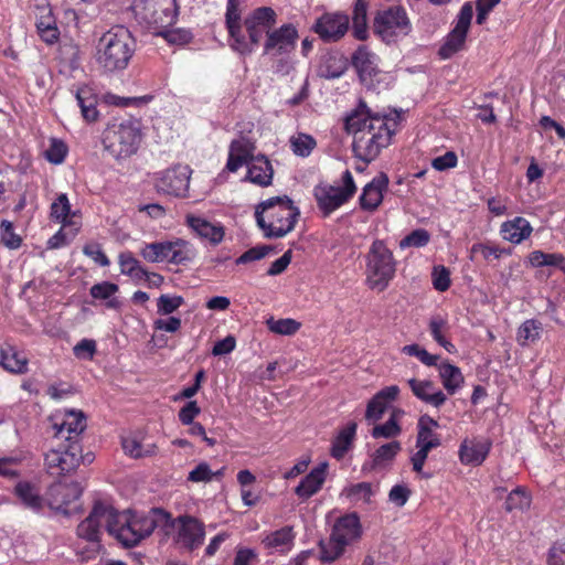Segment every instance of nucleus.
I'll return each instance as SVG.
<instances>
[{
	"label": "nucleus",
	"instance_id": "15",
	"mask_svg": "<svg viewBox=\"0 0 565 565\" xmlns=\"http://www.w3.org/2000/svg\"><path fill=\"white\" fill-rule=\"evenodd\" d=\"M54 438L58 441H78V436L86 428V417L82 411H57L51 416Z\"/></svg>",
	"mask_w": 565,
	"mask_h": 565
},
{
	"label": "nucleus",
	"instance_id": "10",
	"mask_svg": "<svg viewBox=\"0 0 565 565\" xmlns=\"http://www.w3.org/2000/svg\"><path fill=\"white\" fill-rule=\"evenodd\" d=\"M342 186L320 184L315 188V198L319 210L324 216L330 215L344 203H347L355 193L356 186L349 170L342 175Z\"/></svg>",
	"mask_w": 565,
	"mask_h": 565
},
{
	"label": "nucleus",
	"instance_id": "2",
	"mask_svg": "<svg viewBox=\"0 0 565 565\" xmlns=\"http://www.w3.org/2000/svg\"><path fill=\"white\" fill-rule=\"evenodd\" d=\"M238 6L239 0H227L225 18L230 46L241 55H249L275 28L277 13L270 7H259L242 21Z\"/></svg>",
	"mask_w": 565,
	"mask_h": 565
},
{
	"label": "nucleus",
	"instance_id": "54",
	"mask_svg": "<svg viewBox=\"0 0 565 565\" xmlns=\"http://www.w3.org/2000/svg\"><path fill=\"white\" fill-rule=\"evenodd\" d=\"M321 547V561L323 562H333L335 561L338 557H340L344 550H345V545L337 540V537L331 534V537L328 542L326 543H321L320 545Z\"/></svg>",
	"mask_w": 565,
	"mask_h": 565
},
{
	"label": "nucleus",
	"instance_id": "63",
	"mask_svg": "<svg viewBox=\"0 0 565 565\" xmlns=\"http://www.w3.org/2000/svg\"><path fill=\"white\" fill-rule=\"evenodd\" d=\"M347 495L355 501L369 502L370 498L373 494L372 486L367 482H361L354 486H351L347 490Z\"/></svg>",
	"mask_w": 565,
	"mask_h": 565
},
{
	"label": "nucleus",
	"instance_id": "47",
	"mask_svg": "<svg viewBox=\"0 0 565 565\" xmlns=\"http://www.w3.org/2000/svg\"><path fill=\"white\" fill-rule=\"evenodd\" d=\"M430 334L434 340L441 345L447 352H455V345L448 341L444 332L447 330V321L440 316H435L430 319L429 322Z\"/></svg>",
	"mask_w": 565,
	"mask_h": 565
},
{
	"label": "nucleus",
	"instance_id": "39",
	"mask_svg": "<svg viewBox=\"0 0 565 565\" xmlns=\"http://www.w3.org/2000/svg\"><path fill=\"white\" fill-rule=\"evenodd\" d=\"M404 411L401 408H394L391 413L390 418L380 425H375L371 431L373 438H395L397 437L402 428L398 420L404 415Z\"/></svg>",
	"mask_w": 565,
	"mask_h": 565
},
{
	"label": "nucleus",
	"instance_id": "60",
	"mask_svg": "<svg viewBox=\"0 0 565 565\" xmlns=\"http://www.w3.org/2000/svg\"><path fill=\"white\" fill-rule=\"evenodd\" d=\"M213 479L214 473L210 468V465L205 461H202L189 472L186 480L193 483H207Z\"/></svg>",
	"mask_w": 565,
	"mask_h": 565
},
{
	"label": "nucleus",
	"instance_id": "36",
	"mask_svg": "<svg viewBox=\"0 0 565 565\" xmlns=\"http://www.w3.org/2000/svg\"><path fill=\"white\" fill-rule=\"evenodd\" d=\"M438 373L447 394L454 395L463 386L465 377L458 366L444 362L438 366Z\"/></svg>",
	"mask_w": 565,
	"mask_h": 565
},
{
	"label": "nucleus",
	"instance_id": "29",
	"mask_svg": "<svg viewBox=\"0 0 565 565\" xmlns=\"http://www.w3.org/2000/svg\"><path fill=\"white\" fill-rule=\"evenodd\" d=\"M328 473V463L321 462L313 468L296 487L295 493L302 500H307L322 488Z\"/></svg>",
	"mask_w": 565,
	"mask_h": 565
},
{
	"label": "nucleus",
	"instance_id": "9",
	"mask_svg": "<svg viewBox=\"0 0 565 565\" xmlns=\"http://www.w3.org/2000/svg\"><path fill=\"white\" fill-rule=\"evenodd\" d=\"M92 455L82 456L78 441L58 444L45 455V466L53 476H62L74 471L81 461L92 462Z\"/></svg>",
	"mask_w": 565,
	"mask_h": 565
},
{
	"label": "nucleus",
	"instance_id": "52",
	"mask_svg": "<svg viewBox=\"0 0 565 565\" xmlns=\"http://www.w3.org/2000/svg\"><path fill=\"white\" fill-rule=\"evenodd\" d=\"M430 241V234L424 228H417L401 239L398 246L401 249L411 247L420 248L426 246Z\"/></svg>",
	"mask_w": 565,
	"mask_h": 565
},
{
	"label": "nucleus",
	"instance_id": "49",
	"mask_svg": "<svg viewBox=\"0 0 565 565\" xmlns=\"http://www.w3.org/2000/svg\"><path fill=\"white\" fill-rule=\"evenodd\" d=\"M367 25V3L364 0H356L353 10V30L358 39L363 40L366 36Z\"/></svg>",
	"mask_w": 565,
	"mask_h": 565
},
{
	"label": "nucleus",
	"instance_id": "3",
	"mask_svg": "<svg viewBox=\"0 0 565 565\" xmlns=\"http://www.w3.org/2000/svg\"><path fill=\"white\" fill-rule=\"evenodd\" d=\"M167 522L169 513L161 509H152L148 513L117 512L109 507L108 533L122 545L135 546Z\"/></svg>",
	"mask_w": 565,
	"mask_h": 565
},
{
	"label": "nucleus",
	"instance_id": "14",
	"mask_svg": "<svg viewBox=\"0 0 565 565\" xmlns=\"http://www.w3.org/2000/svg\"><path fill=\"white\" fill-rule=\"evenodd\" d=\"M192 170L186 164H175L156 173L154 188L159 193L183 198L189 191Z\"/></svg>",
	"mask_w": 565,
	"mask_h": 565
},
{
	"label": "nucleus",
	"instance_id": "34",
	"mask_svg": "<svg viewBox=\"0 0 565 565\" xmlns=\"http://www.w3.org/2000/svg\"><path fill=\"white\" fill-rule=\"evenodd\" d=\"M81 493L82 490L77 483L54 484L50 489V505L56 510L64 509L77 500Z\"/></svg>",
	"mask_w": 565,
	"mask_h": 565
},
{
	"label": "nucleus",
	"instance_id": "27",
	"mask_svg": "<svg viewBox=\"0 0 565 565\" xmlns=\"http://www.w3.org/2000/svg\"><path fill=\"white\" fill-rule=\"evenodd\" d=\"M399 388L396 385L387 386L381 390L369 402L365 418L369 422H377L382 418L388 405L397 398Z\"/></svg>",
	"mask_w": 565,
	"mask_h": 565
},
{
	"label": "nucleus",
	"instance_id": "8",
	"mask_svg": "<svg viewBox=\"0 0 565 565\" xmlns=\"http://www.w3.org/2000/svg\"><path fill=\"white\" fill-rule=\"evenodd\" d=\"M130 8L136 21L154 34L172 25L178 15L175 0H134Z\"/></svg>",
	"mask_w": 565,
	"mask_h": 565
},
{
	"label": "nucleus",
	"instance_id": "18",
	"mask_svg": "<svg viewBox=\"0 0 565 565\" xmlns=\"http://www.w3.org/2000/svg\"><path fill=\"white\" fill-rule=\"evenodd\" d=\"M109 507L102 503L94 505L89 515L77 526L79 537L92 544V552L99 550V535L102 526L108 530Z\"/></svg>",
	"mask_w": 565,
	"mask_h": 565
},
{
	"label": "nucleus",
	"instance_id": "7",
	"mask_svg": "<svg viewBox=\"0 0 565 565\" xmlns=\"http://www.w3.org/2000/svg\"><path fill=\"white\" fill-rule=\"evenodd\" d=\"M365 260L366 285L379 292L385 290L396 271L393 253L383 241L376 239L370 246Z\"/></svg>",
	"mask_w": 565,
	"mask_h": 565
},
{
	"label": "nucleus",
	"instance_id": "48",
	"mask_svg": "<svg viewBox=\"0 0 565 565\" xmlns=\"http://www.w3.org/2000/svg\"><path fill=\"white\" fill-rule=\"evenodd\" d=\"M118 291V286L114 282L103 281L92 286L89 292L95 299L108 300L107 307L117 308L119 301L111 298Z\"/></svg>",
	"mask_w": 565,
	"mask_h": 565
},
{
	"label": "nucleus",
	"instance_id": "56",
	"mask_svg": "<svg viewBox=\"0 0 565 565\" xmlns=\"http://www.w3.org/2000/svg\"><path fill=\"white\" fill-rule=\"evenodd\" d=\"M531 504V497L522 488H516L511 491L505 501V508L508 511L512 510H524Z\"/></svg>",
	"mask_w": 565,
	"mask_h": 565
},
{
	"label": "nucleus",
	"instance_id": "1",
	"mask_svg": "<svg viewBox=\"0 0 565 565\" xmlns=\"http://www.w3.org/2000/svg\"><path fill=\"white\" fill-rule=\"evenodd\" d=\"M396 126L395 118L375 114L361 103L345 120L355 157L364 163L373 161L391 143Z\"/></svg>",
	"mask_w": 565,
	"mask_h": 565
},
{
	"label": "nucleus",
	"instance_id": "11",
	"mask_svg": "<svg viewBox=\"0 0 565 565\" xmlns=\"http://www.w3.org/2000/svg\"><path fill=\"white\" fill-rule=\"evenodd\" d=\"M161 527L172 531L174 542L189 551L199 548L204 542V523L192 515L185 514L175 519H171L169 515V522Z\"/></svg>",
	"mask_w": 565,
	"mask_h": 565
},
{
	"label": "nucleus",
	"instance_id": "22",
	"mask_svg": "<svg viewBox=\"0 0 565 565\" xmlns=\"http://www.w3.org/2000/svg\"><path fill=\"white\" fill-rule=\"evenodd\" d=\"M388 178L384 173L374 177L362 190L360 206L367 212H374L381 205L384 193L387 191Z\"/></svg>",
	"mask_w": 565,
	"mask_h": 565
},
{
	"label": "nucleus",
	"instance_id": "42",
	"mask_svg": "<svg viewBox=\"0 0 565 565\" xmlns=\"http://www.w3.org/2000/svg\"><path fill=\"white\" fill-rule=\"evenodd\" d=\"M347 70V62L339 56H328L318 68V75L326 79L341 77Z\"/></svg>",
	"mask_w": 565,
	"mask_h": 565
},
{
	"label": "nucleus",
	"instance_id": "38",
	"mask_svg": "<svg viewBox=\"0 0 565 565\" xmlns=\"http://www.w3.org/2000/svg\"><path fill=\"white\" fill-rule=\"evenodd\" d=\"M1 365L9 372L23 374L28 371L26 356L12 347L2 348L0 351Z\"/></svg>",
	"mask_w": 565,
	"mask_h": 565
},
{
	"label": "nucleus",
	"instance_id": "55",
	"mask_svg": "<svg viewBox=\"0 0 565 565\" xmlns=\"http://www.w3.org/2000/svg\"><path fill=\"white\" fill-rule=\"evenodd\" d=\"M184 302L183 297L177 295H161L157 299V312L168 316L178 310Z\"/></svg>",
	"mask_w": 565,
	"mask_h": 565
},
{
	"label": "nucleus",
	"instance_id": "32",
	"mask_svg": "<svg viewBox=\"0 0 565 565\" xmlns=\"http://www.w3.org/2000/svg\"><path fill=\"white\" fill-rule=\"evenodd\" d=\"M533 232L530 222L521 216L505 221L500 226V234L504 241L512 244H521L529 238Z\"/></svg>",
	"mask_w": 565,
	"mask_h": 565
},
{
	"label": "nucleus",
	"instance_id": "35",
	"mask_svg": "<svg viewBox=\"0 0 565 565\" xmlns=\"http://www.w3.org/2000/svg\"><path fill=\"white\" fill-rule=\"evenodd\" d=\"M39 17L36 21L38 33L41 39L47 43L53 44L58 40L60 31L56 26L52 10L50 7L39 8Z\"/></svg>",
	"mask_w": 565,
	"mask_h": 565
},
{
	"label": "nucleus",
	"instance_id": "59",
	"mask_svg": "<svg viewBox=\"0 0 565 565\" xmlns=\"http://www.w3.org/2000/svg\"><path fill=\"white\" fill-rule=\"evenodd\" d=\"M158 35H162L169 43L172 44H186L191 41L192 34L185 29H160L157 31Z\"/></svg>",
	"mask_w": 565,
	"mask_h": 565
},
{
	"label": "nucleus",
	"instance_id": "17",
	"mask_svg": "<svg viewBox=\"0 0 565 565\" xmlns=\"http://www.w3.org/2000/svg\"><path fill=\"white\" fill-rule=\"evenodd\" d=\"M473 17V8L470 2L465 3L457 17V22L451 32L447 35L445 43L439 50L443 58H449L460 51L465 44L469 26Z\"/></svg>",
	"mask_w": 565,
	"mask_h": 565
},
{
	"label": "nucleus",
	"instance_id": "51",
	"mask_svg": "<svg viewBox=\"0 0 565 565\" xmlns=\"http://www.w3.org/2000/svg\"><path fill=\"white\" fill-rule=\"evenodd\" d=\"M529 262L533 267H563V264L565 263V257L558 253L547 254L542 250H534L529 255Z\"/></svg>",
	"mask_w": 565,
	"mask_h": 565
},
{
	"label": "nucleus",
	"instance_id": "16",
	"mask_svg": "<svg viewBox=\"0 0 565 565\" xmlns=\"http://www.w3.org/2000/svg\"><path fill=\"white\" fill-rule=\"evenodd\" d=\"M298 31L295 25L287 23L268 33L264 40L263 54L271 57L288 56L296 47Z\"/></svg>",
	"mask_w": 565,
	"mask_h": 565
},
{
	"label": "nucleus",
	"instance_id": "33",
	"mask_svg": "<svg viewBox=\"0 0 565 565\" xmlns=\"http://www.w3.org/2000/svg\"><path fill=\"white\" fill-rule=\"evenodd\" d=\"M332 534L345 546L361 537L362 529L356 514H348L340 518L333 526Z\"/></svg>",
	"mask_w": 565,
	"mask_h": 565
},
{
	"label": "nucleus",
	"instance_id": "40",
	"mask_svg": "<svg viewBox=\"0 0 565 565\" xmlns=\"http://www.w3.org/2000/svg\"><path fill=\"white\" fill-rule=\"evenodd\" d=\"M169 248L170 241L145 243L139 253L149 263H163L169 260Z\"/></svg>",
	"mask_w": 565,
	"mask_h": 565
},
{
	"label": "nucleus",
	"instance_id": "24",
	"mask_svg": "<svg viewBox=\"0 0 565 565\" xmlns=\"http://www.w3.org/2000/svg\"><path fill=\"white\" fill-rule=\"evenodd\" d=\"M245 181L258 186H268L273 182L274 168L270 160L264 154H257L246 164Z\"/></svg>",
	"mask_w": 565,
	"mask_h": 565
},
{
	"label": "nucleus",
	"instance_id": "5",
	"mask_svg": "<svg viewBox=\"0 0 565 565\" xmlns=\"http://www.w3.org/2000/svg\"><path fill=\"white\" fill-rule=\"evenodd\" d=\"M298 216V207L286 195L269 198L255 210L257 225L268 238L286 236L295 228Z\"/></svg>",
	"mask_w": 565,
	"mask_h": 565
},
{
	"label": "nucleus",
	"instance_id": "44",
	"mask_svg": "<svg viewBox=\"0 0 565 565\" xmlns=\"http://www.w3.org/2000/svg\"><path fill=\"white\" fill-rule=\"evenodd\" d=\"M356 431V424L350 423L344 427L339 435L335 437L332 445V456L335 458H342L348 451Z\"/></svg>",
	"mask_w": 565,
	"mask_h": 565
},
{
	"label": "nucleus",
	"instance_id": "62",
	"mask_svg": "<svg viewBox=\"0 0 565 565\" xmlns=\"http://www.w3.org/2000/svg\"><path fill=\"white\" fill-rule=\"evenodd\" d=\"M402 351L408 355L416 356L422 363L428 366L435 365L438 360L437 355L430 354L418 344L405 345Z\"/></svg>",
	"mask_w": 565,
	"mask_h": 565
},
{
	"label": "nucleus",
	"instance_id": "57",
	"mask_svg": "<svg viewBox=\"0 0 565 565\" xmlns=\"http://www.w3.org/2000/svg\"><path fill=\"white\" fill-rule=\"evenodd\" d=\"M503 253L504 249L497 245L477 243L471 246L470 257L471 259L476 258L477 256H481L486 260H490L491 258L499 259Z\"/></svg>",
	"mask_w": 565,
	"mask_h": 565
},
{
	"label": "nucleus",
	"instance_id": "12",
	"mask_svg": "<svg viewBox=\"0 0 565 565\" xmlns=\"http://www.w3.org/2000/svg\"><path fill=\"white\" fill-rule=\"evenodd\" d=\"M438 427L437 420L428 415L420 416L418 420V433L416 438L417 451L412 456L411 461L413 470L423 478H430V473H425L423 467L431 449L437 448L440 445V439L434 429Z\"/></svg>",
	"mask_w": 565,
	"mask_h": 565
},
{
	"label": "nucleus",
	"instance_id": "6",
	"mask_svg": "<svg viewBox=\"0 0 565 565\" xmlns=\"http://www.w3.org/2000/svg\"><path fill=\"white\" fill-rule=\"evenodd\" d=\"M141 140L140 125L131 119L109 122L102 138L104 150L115 160L127 159L135 154Z\"/></svg>",
	"mask_w": 565,
	"mask_h": 565
},
{
	"label": "nucleus",
	"instance_id": "50",
	"mask_svg": "<svg viewBox=\"0 0 565 565\" xmlns=\"http://www.w3.org/2000/svg\"><path fill=\"white\" fill-rule=\"evenodd\" d=\"M401 449V443L397 440L382 445L373 454V465L375 467L385 466L395 458Z\"/></svg>",
	"mask_w": 565,
	"mask_h": 565
},
{
	"label": "nucleus",
	"instance_id": "23",
	"mask_svg": "<svg viewBox=\"0 0 565 565\" xmlns=\"http://www.w3.org/2000/svg\"><path fill=\"white\" fill-rule=\"evenodd\" d=\"M408 386L416 398L435 408L441 407L447 395L430 380L409 379Z\"/></svg>",
	"mask_w": 565,
	"mask_h": 565
},
{
	"label": "nucleus",
	"instance_id": "58",
	"mask_svg": "<svg viewBox=\"0 0 565 565\" xmlns=\"http://www.w3.org/2000/svg\"><path fill=\"white\" fill-rule=\"evenodd\" d=\"M67 151L68 149L64 141L53 138L50 140V146L45 150L44 156L51 163L60 164L64 161Z\"/></svg>",
	"mask_w": 565,
	"mask_h": 565
},
{
	"label": "nucleus",
	"instance_id": "41",
	"mask_svg": "<svg viewBox=\"0 0 565 565\" xmlns=\"http://www.w3.org/2000/svg\"><path fill=\"white\" fill-rule=\"evenodd\" d=\"M15 494L28 509L40 511L43 507V499L38 489L29 482H19L15 486Z\"/></svg>",
	"mask_w": 565,
	"mask_h": 565
},
{
	"label": "nucleus",
	"instance_id": "25",
	"mask_svg": "<svg viewBox=\"0 0 565 565\" xmlns=\"http://www.w3.org/2000/svg\"><path fill=\"white\" fill-rule=\"evenodd\" d=\"M185 223L198 236L213 245L220 244L224 238L223 226L218 223H212L201 215L188 214Z\"/></svg>",
	"mask_w": 565,
	"mask_h": 565
},
{
	"label": "nucleus",
	"instance_id": "30",
	"mask_svg": "<svg viewBox=\"0 0 565 565\" xmlns=\"http://www.w3.org/2000/svg\"><path fill=\"white\" fill-rule=\"evenodd\" d=\"M121 446L125 454L135 459L152 457L158 450L157 445L147 440L141 434H129L122 437Z\"/></svg>",
	"mask_w": 565,
	"mask_h": 565
},
{
	"label": "nucleus",
	"instance_id": "28",
	"mask_svg": "<svg viewBox=\"0 0 565 565\" xmlns=\"http://www.w3.org/2000/svg\"><path fill=\"white\" fill-rule=\"evenodd\" d=\"M254 150V145L245 138L233 140L228 148L226 169L230 172H236L239 168L246 166L249 159L255 157Z\"/></svg>",
	"mask_w": 565,
	"mask_h": 565
},
{
	"label": "nucleus",
	"instance_id": "37",
	"mask_svg": "<svg viewBox=\"0 0 565 565\" xmlns=\"http://www.w3.org/2000/svg\"><path fill=\"white\" fill-rule=\"evenodd\" d=\"M75 98L86 121H95L98 118L97 97L93 88L87 85L79 86L75 92Z\"/></svg>",
	"mask_w": 565,
	"mask_h": 565
},
{
	"label": "nucleus",
	"instance_id": "26",
	"mask_svg": "<svg viewBox=\"0 0 565 565\" xmlns=\"http://www.w3.org/2000/svg\"><path fill=\"white\" fill-rule=\"evenodd\" d=\"M491 443L487 439H465L459 448V458L463 465L479 466L487 458Z\"/></svg>",
	"mask_w": 565,
	"mask_h": 565
},
{
	"label": "nucleus",
	"instance_id": "31",
	"mask_svg": "<svg viewBox=\"0 0 565 565\" xmlns=\"http://www.w3.org/2000/svg\"><path fill=\"white\" fill-rule=\"evenodd\" d=\"M295 533L291 526L264 534L262 544L269 553H287L294 546Z\"/></svg>",
	"mask_w": 565,
	"mask_h": 565
},
{
	"label": "nucleus",
	"instance_id": "43",
	"mask_svg": "<svg viewBox=\"0 0 565 565\" xmlns=\"http://www.w3.org/2000/svg\"><path fill=\"white\" fill-rule=\"evenodd\" d=\"M169 248V260L171 264H182L191 260L194 257V250L190 243L184 239L177 238L174 241H170Z\"/></svg>",
	"mask_w": 565,
	"mask_h": 565
},
{
	"label": "nucleus",
	"instance_id": "19",
	"mask_svg": "<svg viewBox=\"0 0 565 565\" xmlns=\"http://www.w3.org/2000/svg\"><path fill=\"white\" fill-rule=\"evenodd\" d=\"M349 28V18L342 13H326L317 20L313 31L324 41L341 39Z\"/></svg>",
	"mask_w": 565,
	"mask_h": 565
},
{
	"label": "nucleus",
	"instance_id": "4",
	"mask_svg": "<svg viewBox=\"0 0 565 565\" xmlns=\"http://www.w3.org/2000/svg\"><path fill=\"white\" fill-rule=\"evenodd\" d=\"M136 51V41L130 31L116 25L98 39L95 60L106 73L121 72L127 68Z\"/></svg>",
	"mask_w": 565,
	"mask_h": 565
},
{
	"label": "nucleus",
	"instance_id": "53",
	"mask_svg": "<svg viewBox=\"0 0 565 565\" xmlns=\"http://www.w3.org/2000/svg\"><path fill=\"white\" fill-rule=\"evenodd\" d=\"M290 147L295 154L307 157L316 147V140L306 134H298L290 138Z\"/></svg>",
	"mask_w": 565,
	"mask_h": 565
},
{
	"label": "nucleus",
	"instance_id": "64",
	"mask_svg": "<svg viewBox=\"0 0 565 565\" xmlns=\"http://www.w3.org/2000/svg\"><path fill=\"white\" fill-rule=\"evenodd\" d=\"M1 239L9 248H18L21 244V238L13 232L12 224L8 221H2L0 224Z\"/></svg>",
	"mask_w": 565,
	"mask_h": 565
},
{
	"label": "nucleus",
	"instance_id": "20",
	"mask_svg": "<svg viewBox=\"0 0 565 565\" xmlns=\"http://www.w3.org/2000/svg\"><path fill=\"white\" fill-rule=\"evenodd\" d=\"M51 218L60 223L63 228H70L71 236H75L81 226L82 218L77 211L71 210L67 195L61 193L51 204Z\"/></svg>",
	"mask_w": 565,
	"mask_h": 565
},
{
	"label": "nucleus",
	"instance_id": "13",
	"mask_svg": "<svg viewBox=\"0 0 565 565\" xmlns=\"http://www.w3.org/2000/svg\"><path fill=\"white\" fill-rule=\"evenodd\" d=\"M374 29L383 41L390 43L407 35L411 23L404 9L394 7L377 13Z\"/></svg>",
	"mask_w": 565,
	"mask_h": 565
},
{
	"label": "nucleus",
	"instance_id": "45",
	"mask_svg": "<svg viewBox=\"0 0 565 565\" xmlns=\"http://www.w3.org/2000/svg\"><path fill=\"white\" fill-rule=\"evenodd\" d=\"M542 324L537 320L529 319L518 329L516 340L521 345H527L540 339Z\"/></svg>",
	"mask_w": 565,
	"mask_h": 565
},
{
	"label": "nucleus",
	"instance_id": "46",
	"mask_svg": "<svg viewBox=\"0 0 565 565\" xmlns=\"http://www.w3.org/2000/svg\"><path fill=\"white\" fill-rule=\"evenodd\" d=\"M268 330L279 335H294L298 332L301 323L291 318L275 319L270 317L266 320Z\"/></svg>",
	"mask_w": 565,
	"mask_h": 565
},
{
	"label": "nucleus",
	"instance_id": "21",
	"mask_svg": "<svg viewBox=\"0 0 565 565\" xmlns=\"http://www.w3.org/2000/svg\"><path fill=\"white\" fill-rule=\"evenodd\" d=\"M352 63L358 71L360 78L366 85L380 81L381 72L379 70V56L366 47H359L352 57Z\"/></svg>",
	"mask_w": 565,
	"mask_h": 565
},
{
	"label": "nucleus",
	"instance_id": "61",
	"mask_svg": "<svg viewBox=\"0 0 565 565\" xmlns=\"http://www.w3.org/2000/svg\"><path fill=\"white\" fill-rule=\"evenodd\" d=\"M433 286L438 291H446L450 287V271L443 265H437L431 273Z\"/></svg>",
	"mask_w": 565,
	"mask_h": 565
}]
</instances>
